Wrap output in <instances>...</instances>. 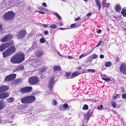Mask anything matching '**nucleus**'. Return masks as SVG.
<instances>
[{
  "label": "nucleus",
  "instance_id": "nucleus-29",
  "mask_svg": "<svg viewBox=\"0 0 126 126\" xmlns=\"http://www.w3.org/2000/svg\"><path fill=\"white\" fill-rule=\"evenodd\" d=\"M63 108L65 110V111L67 109L68 107V105L67 104L65 103L63 104Z\"/></svg>",
  "mask_w": 126,
  "mask_h": 126
},
{
  "label": "nucleus",
  "instance_id": "nucleus-30",
  "mask_svg": "<svg viewBox=\"0 0 126 126\" xmlns=\"http://www.w3.org/2000/svg\"><path fill=\"white\" fill-rule=\"evenodd\" d=\"M53 14L56 16L59 20H61L62 19L61 16L58 14L57 13L54 12L53 13Z\"/></svg>",
  "mask_w": 126,
  "mask_h": 126
},
{
  "label": "nucleus",
  "instance_id": "nucleus-56",
  "mask_svg": "<svg viewBox=\"0 0 126 126\" xmlns=\"http://www.w3.org/2000/svg\"><path fill=\"white\" fill-rule=\"evenodd\" d=\"M100 110H101V109L104 110V109L103 108V106L102 105H101L100 106Z\"/></svg>",
  "mask_w": 126,
  "mask_h": 126
},
{
  "label": "nucleus",
  "instance_id": "nucleus-23",
  "mask_svg": "<svg viewBox=\"0 0 126 126\" xmlns=\"http://www.w3.org/2000/svg\"><path fill=\"white\" fill-rule=\"evenodd\" d=\"M53 69L54 71H60L61 70V68L59 65L55 66Z\"/></svg>",
  "mask_w": 126,
  "mask_h": 126
},
{
  "label": "nucleus",
  "instance_id": "nucleus-26",
  "mask_svg": "<svg viewBox=\"0 0 126 126\" xmlns=\"http://www.w3.org/2000/svg\"><path fill=\"white\" fill-rule=\"evenodd\" d=\"M81 74L80 72L79 71L75 72L73 73L71 75V76L73 77L72 78L75 77Z\"/></svg>",
  "mask_w": 126,
  "mask_h": 126
},
{
  "label": "nucleus",
  "instance_id": "nucleus-22",
  "mask_svg": "<svg viewBox=\"0 0 126 126\" xmlns=\"http://www.w3.org/2000/svg\"><path fill=\"white\" fill-rule=\"evenodd\" d=\"M6 104L5 102H0V110L2 109L6 106Z\"/></svg>",
  "mask_w": 126,
  "mask_h": 126
},
{
  "label": "nucleus",
  "instance_id": "nucleus-16",
  "mask_svg": "<svg viewBox=\"0 0 126 126\" xmlns=\"http://www.w3.org/2000/svg\"><path fill=\"white\" fill-rule=\"evenodd\" d=\"M101 3L103 7L108 8L110 5V3H109L107 2L106 0H103L101 2Z\"/></svg>",
  "mask_w": 126,
  "mask_h": 126
},
{
  "label": "nucleus",
  "instance_id": "nucleus-33",
  "mask_svg": "<svg viewBox=\"0 0 126 126\" xmlns=\"http://www.w3.org/2000/svg\"><path fill=\"white\" fill-rule=\"evenodd\" d=\"M57 26L55 24H53L50 25L49 27L52 29H54L56 28Z\"/></svg>",
  "mask_w": 126,
  "mask_h": 126
},
{
  "label": "nucleus",
  "instance_id": "nucleus-59",
  "mask_svg": "<svg viewBox=\"0 0 126 126\" xmlns=\"http://www.w3.org/2000/svg\"><path fill=\"white\" fill-rule=\"evenodd\" d=\"M101 32V30L100 29H99L97 31V32L98 33H99Z\"/></svg>",
  "mask_w": 126,
  "mask_h": 126
},
{
  "label": "nucleus",
  "instance_id": "nucleus-55",
  "mask_svg": "<svg viewBox=\"0 0 126 126\" xmlns=\"http://www.w3.org/2000/svg\"><path fill=\"white\" fill-rule=\"evenodd\" d=\"M44 33L45 35H47L48 33V32L47 31H45L44 32Z\"/></svg>",
  "mask_w": 126,
  "mask_h": 126
},
{
  "label": "nucleus",
  "instance_id": "nucleus-12",
  "mask_svg": "<svg viewBox=\"0 0 126 126\" xmlns=\"http://www.w3.org/2000/svg\"><path fill=\"white\" fill-rule=\"evenodd\" d=\"M9 86L6 85H3L0 87V93L4 92L8 90Z\"/></svg>",
  "mask_w": 126,
  "mask_h": 126
},
{
  "label": "nucleus",
  "instance_id": "nucleus-31",
  "mask_svg": "<svg viewBox=\"0 0 126 126\" xmlns=\"http://www.w3.org/2000/svg\"><path fill=\"white\" fill-rule=\"evenodd\" d=\"M3 122H2V124L11 123V121H9L7 119H6V120L5 118V119H4V120L3 119Z\"/></svg>",
  "mask_w": 126,
  "mask_h": 126
},
{
  "label": "nucleus",
  "instance_id": "nucleus-47",
  "mask_svg": "<svg viewBox=\"0 0 126 126\" xmlns=\"http://www.w3.org/2000/svg\"><path fill=\"white\" fill-rule=\"evenodd\" d=\"M92 112H93V111L92 110H89V111L88 112V114L89 115H91L92 114Z\"/></svg>",
  "mask_w": 126,
  "mask_h": 126
},
{
  "label": "nucleus",
  "instance_id": "nucleus-7",
  "mask_svg": "<svg viewBox=\"0 0 126 126\" xmlns=\"http://www.w3.org/2000/svg\"><path fill=\"white\" fill-rule=\"evenodd\" d=\"M13 37V36L12 35H7L1 39L0 40V41L1 42H3L9 41L12 39Z\"/></svg>",
  "mask_w": 126,
  "mask_h": 126
},
{
  "label": "nucleus",
  "instance_id": "nucleus-39",
  "mask_svg": "<svg viewBox=\"0 0 126 126\" xmlns=\"http://www.w3.org/2000/svg\"><path fill=\"white\" fill-rule=\"evenodd\" d=\"M59 109L61 111H65V110H64L63 108V106H60L59 107Z\"/></svg>",
  "mask_w": 126,
  "mask_h": 126
},
{
  "label": "nucleus",
  "instance_id": "nucleus-50",
  "mask_svg": "<svg viewBox=\"0 0 126 126\" xmlns=\"http://www.w3.org/2000/svg\"><path fill=\"white\" fill-rule=\"evenodd\" d=\"M48 25L43 24L42 26L43 27H44L47 28L48 27V26H47Z\"/></svg>",
  "mask_w": 126,
  "mask_h": 126
},
{
  "label": "nucleus",
  "instance_id": "nucleus-64",
  "mask_svg": "<svg viewBox=\"0 0 126 126\" xmlns=\"http://www.w3.org/2000/svg\"><path fill=\"white\" fill-rule=\"evenodd\" d=\"M101 41H100L99 43H98V44L99 45L101 44Z\"/></svg>",
  "mask_w": 126,
  "mask_h": 126
},
{
  "label": "nucleus",
  "instance_id": "nucleus-28",
  "mask_svg": "<svg viewBox=\"0 0 126 126\" xmlns=\"http://www.w3.org/2000/svg\"><path fill=\"white\" fill-rule=\"evenodd\" d=\"M47 68V67H44L41 68L39 70V73L41 74L44 72L46 70Z\"/></svg>",
  "mask_w": 126,
  "mask_h": 126
},
{
  "label": "nucleus",
  "instance_id": "nucleus-60",
  "mask_svg": "<svg viewBox=\"0 0 126 126\" xmlns=\"http://www.w3.org/2000/svg\"><path fill=\"white\" fill-rule=\"evenodd\" d=\"M38 12L39 13H41L42 14H45V13L44 12H40V11H38Z\"/></svg>",
  "mask_w": 126,
  "mask_h": 126
},
{
  "label": "nucleus",
  "instance_id": "nucleus-37",
  "mask_svg": "<svg viewBox=\"0 0 126 126\" xmlns=\"http://www.w3.org/2000/svg\"><path fill=\"white\" fill-rule=\"evenodd\" d=\"M88 106L86 104L84 105L82 108V109L84 110H87L88 109Z\"/></svg>",
  "mask_w": 126,
  "mask_h": 126
},
{
  "label": "nucleus",
  "instance_id": "nucleus-42",
  "mask_svg": "<svg viewBox=\"0 0 126 126\" xmlns=\"http://www.w3.org/2000/svg\"><path fill=\"white\" fill-rule=\"evenodd\" d=\"M57 103V101L56 100H54L52 101V104L54 105H56Z\"/></svg>",
  "mask_w": 126,
  "mask_h": 126
},
{
  "label": "nucleus",
  "instance_id": "nucleus-52",
  "mask_svg": "<svg viewBox=\"0 0 126 126\" xmlns=\"http://www.w3.org/2000/svg\"><path fill=\"white\" fill-rule=\"evenodd\" d=\"M100 57L101 59H103L104 57V55L102 54H101L100 56Z\"/></svg>",
  "mask_w": 126,
  "mask_h": 126
},
{
  "label": "nucleus",
  "instance_id": "nucleus-49",
  "mask_svg": "<svg viewBox=\"0 0 126 126\" xmlns=\"http://www.w3.org/2000/svg\"><path fill=\"white\" fill-rule=\"evenodd\" d=\"M42 5L43 6L45 7H46L47 6L46 3L45 2H43L42 4Z\"/></svg>",
  "mask_w": 126,
  "mask_h": 126
},
{
  "label": "nucleus",
  "instance_id": "nucleus-10",
  "mask_svg": "<svg viewBox=\"0 0 126 126\" xmlns=\"http://www.w3.org/2000/svg\"><path fill=\"white\" fill-rule=\"evenodd\" d=\"M119 69L122 73L126 75V65L124 64H122L120 65Z\"/></svg>",
  "mask_w": 126,
  "mask_h": 126
},
{
  "label": "nucleus",
  "instance_id": "nucleus-5",
  "mask_svg": "<svg viewBox=\"0 0 126 126\" xmlns=\"http://www.w3.org/2000/svg\"><path fill=\"white\" fill-rule=\"evenodd\" d=\"M16 75L15 74H11L7 76L4 79L5 81H9L14 80L16 77Z\"/></svg>",
  "mask_w": 126,
  "mask_h": 126
},
{
  "label": "nucleus",
  "instance_id": "nucleus-24",
  "mask_svg": "<svg viewBox=\"0 0 126 126\" xmlns=\"http://www.w3.org/2000/svg\"><path fill=\"white\" fill-rule=\"evenodd\" d=\"M102 78L103 80L106 81H111L110 78L107 77L106 75L104 74L103 75Z\"/></svg>",
  "mask_w": 126,
  "mask_h": 126
},
{
  "label": "nucleus",
  "instance_id": "nucleus-57",
  "mask_svg": "<svg viewBox=\"0 0 126 126\" xmlns=\"http://www.w3.org/2000/svg\"><path fill=\"white\" fill-rule=\"evenodd\" d=\"M90 102H95L96 101L95 100H93V99H91L90 100Z\"/></svg>",
  "mask_w": 126,
  "mask_h": 126
},
{
  "label": "nucleus",
  "instance_id": "nucleus-15",
  "mask_svg": "<svg viewBox=\"0 0 126 126\" xmlns=\"http://www.w3.org/2000/svg\"><path fill=\"white\" fill-rule=\"evenodd\" d=\"M2 53L3 55V57L4 58H6L11 55V54L10 53L8 49L3 52Z\"/></svg>",
  "mask_w": 126,
  "mask_h": 126
},
{
  "label": "nucleus",
  "instance_id": "nucleus-8",
  "mask_svg": "<svg viewBox=\"0 0 126 126\" xmlns=\"http://www.w3.org/2000/svg\"><path fill=\"white\" fill-rule=\"evenodd\" d=\"M27 32L25 30H23L21 31L17 34V37L18 38L21 39L24 37Z\"/></svg>",
  "mask_w": 126,
  "mask_h": 126
},
{
  "label": "nucleus",
  "instance_id": "nucleus-53",
  "mask_svg": "<svg viewBox=\"0 0 126 126\" xmlns=\"http://www.w3.org/2000/svg\"><path fill=\"white\" fill-rule=\"evenodd\" d=\"M91 15V13L90 12L88 13L86 16H87L88 17H89Z\"/></svg>",
  "mask_w": 126,
  "mask_h": 126
},
{
  "label": "nucleus",
  "instance_id": "nucleus-38",
  "mask_svg": "<svg viewBox=\"0 0 126 126\" xmlns=\"http://www.w3.org/2000/svg\"><path fill=\"white\" fill-rule=\"evenodd\" d=\"M91 57L93 59H95L97 57V55L95 54H93L91 56Z\"/></svg>",
  "mask_w": 126,
  "mask_h": 126
},
{
  "label": "nucleus",
  "instance_id": "nucleus-44",
  "mask_svg": "<svg viewBox=\"0 0 126 126\" xmlns=\"http://www.w3.org/2000/svg\"><path fill=\"white\" fill-rule=\"evenodd\" d=\"M77 22H76V23L72 24L70 26L71 27H75L76 26V24H77Z\"/></svg>",
  "mask_w": 126,
  "mask_h": 126
},
{
  "label": "nucleus",
  "instance_id": "nucleus-54",
  "mask_svg": "<svg viewBox=\"0 0 126 126\" xmlns=\"http://www.w3.org/2000/svg\"><path fill=\"white\" fill-rule=\"evenodd\" d=\"M80 18L79 17H78L77 18L75 19V20L76 21H78L80 19Z\"/></svg>",
  "mask_w": 126,
  "mask_h": 126
},
{
  "label": "nucleus",
  "instance_id": "nucleus-36",
  "mask_svg": "<svg viewBox=\"0 0 126 126\" xmlns=\"http://www.w3.org/2000/svg\"><path fill=\"white\" fill-rule=\"evenodd\" d=\"M46 40L44 38L42 37L40 39V41L41 43H44L45 42Z\"/></svg>",
  "mask_w": 126,
  "mask_h": 126
},
{
  "label": "nucleus",
  "instance_id": "nucleus-35",
  "mask_svg": "<svg viewBox=\"0 0 126 126\" xmlns=\"http://www.w3.org/2000/svg\"><path fill=\"white\" fill-rule=\"evenodd\" d=\"M111 65L110 62H109L106 63L105 64V66L106 67H109Z\"/></svg>",
  "mask_w": 126,
  "mask_h": 126
},
{
  "label": "nucleus",
  "instance_id": "nucleus-46",
  "mask_svg": "<svg viewBox=\"0 0 126 126\" xmlns=\"http://www.w3.org/2000/svg\"><path fill=\"white\" fill-rule=\"evenodd\" d=\"M123 98H126V94L125 93L123 94L122 95Z\"/></svg>",
  "mask_w": 126,
  "mask_h": 126
},
{
  "label": "nucleus",
  "instance_id": "nucleus-27",
  "mask_svg": "<svg viewBox=\"0 0 126 126\" xmlns=\"http://www.w3.org/2000/svg\"><path fill=\"white\" fill-rule=\"evenodd\" d=\"M92 50L90 51H89L87 52L86 53L84 54H82L81 55H80L79 57V58L81 59L83 57H85L86 56L88 55L90 53H91L92 52Z\"/></svg>",
  "mask_w": 126,
  "mask_h": 126
},
{
  "label": "nucleus",
  "instance_id": "nucleus-14",
  "mask_svg": "<svg viewBox=\"0 0 126 126\" xmlns=\"http://www.w3.org/2000/svg\"><path fill=\"white\" fill-rule=\"evenodd\" d=\"M9 95L8 93L5 92L0 94V99H2L6 98Z\"/></svg>",
  "mask_w": 126,
  "mask_h": 126
},
{
  "label": "nucleus",
  "instance_id": "nucleus-45",
  "mask_svg": "<svg viewBox=\"0 0 126 126\" xmlns=\"http://www.w3.org/2000/svg\"><path fill=\"white\" fill-rule=\"evenodd\" d=\"M114 95L113 96V98L114 99H115L117 98V96H118L119 95V94H115V96H114Z\"/></svg>",
  "mask_w": 126,
  "mask_h": 126
},
{
  "label": "nucleus",
  "instance_id": "nucleus-48",
  "mask_svg": "<svg viewBox=\"0 0 126 126\" xmlns=\"http://www.w3.org/2000/svg\"><path fill=\"white\" fill-rule=\"evenodd\" d=\"M71 74L70 73H66L65 75L67 77H68Z\"/></svg>",
  "mask_w": 126,
  "mask_h": 126
},
{
  "label": "nucleus",
  "instance_id": "nucleus-51",
  "mask_svg": "<svg viewBox=\"0 0 126 126\" xmlns=\"http://www.w3.org/2000/svg\"><path fill=\"white\" fill-rule=\"evenodd\" d=\"M66 57H68L67 58L69 59H72L73 58V57L71 56H67Z\"/></svg>",
  "mask_w": 126,
  "mask_h": 126
},
{
  "label": "nucleus",
  "instance_id": "nucleus-17",
  "mask_svg": "<svg viewBox=\"0 0 126 126\" xmlns=\"http://www.w3.org/2000/svg\"><path fill=\"white\" fill-rule=\"evenodd\" d=\"M43 52L41 50H37L36 52L35 55L38 57L41 56L43 54Z\"/></svg>",
  "mask_w": 126,
  "mask_h": 126
},
{
  "label": "nucleus",
  "instance_id": "nucleus-63",
  "mask_svg": "<svg viewBox=\"0 0 126 126\" xmlns=\"http://www.w3.org/2000/svg\"><path fill=\"white\" fill-rule=\"evenodd\" d=\"M101 41H100L99 43H98V44L99 45L101 44Z\"/></svg>",
  "mask_w": 126,
  "mask_h": 126
},
{
  "label": "nucleus",
  "instance_id": "nucleus-11",
  "mask_svg": "<svg viewBox=\"0 0 126 126\" xmlns=\"http://www.w3.org/2000/svg\"><path fill=\"white\" fill-rule=\"evenodd\" d=\"M27 97H28L29 104L32 102L35 101L36 99L35 97L33 95H29L27 96Z\"/></svg>",
  "mask_w": 126,
  "mask_h": 126
},
{
  "label": "nucleus",
  "instance_id": "nucleus-32",
  "mask_svg": "<svg viewBox=\"0 0 126 126\" xmlns=\"http://www.w3.org/2000/svg\"><path fill=\"white\" fill-rule=\"evenodd\" d=\"M121 14L124 16H126V9H123L121 11Z\"/></svg>",
  "mask_w": 126,
  "mask_h": 126
},
{
  "label": "nucleus",
  "instance_id": "nucleus-34",
  "mask_svg": "<svg viewBox=\"0 0 126 126\" xmlns=\"http://www.w3.org/2000/svg\"><path fill=\"white\" fill-rule=\"evenodd\" d=\"M116 102L115 101H113L111 103L112 106L114 108L116 107Z\"/></svg>",
  "mask_w": 126,
  "mask_h": 126
},
{
  "label": "nucleus",
  "instance_id": "nucleus-3",
  "mask_svg": "<svg viewBox=\"0 0 126 126\" xmlns=\"http://www.w3.org/2000/svg\"><path fill=\"white\" fill-rule=\"evenodd\" d=\"M39 78L36 76H34L30 78L29 79V83L32 85L36 84L39 81Z\"/></svg>",
  "mask_w": 126,
  "mask_h": 126
},
{
  "label": "nucleus",
  "instance_id": "nucleus-58",
  "mask_svg": "<svg viewBox=\"0 0 126 126\" xmlns=\"http://www.w3.org/2000/svg\"><path fill=\"white\" fill-rule=\"evenodd\" d=\"M59 25L60 26H62L63 25V24L62 22H60L59 23Z\"/></svg>",
  "mask_w": 126,
  "mask_h": 126
},
{
  "label": "nucleus",
  "instance_id": "nucleus-6",
  "mask_svg": "<svg viewBox=\"0 0 126 126\" xmlns=\"http://www.w3.org/2000/svg\"><path fill=\"white\" fill-rule=\"evenodd\" d=\"M11 45L10 42H6L2 44L0 46V51L2 52L6 48L8 47Z\"/></svg>",
  "mask_w": 126,
  "mask_h": 126
},
{
  "label": "nucleus",
  "instance_id": "nucleus-1",
  "mask_svg": "<svg viewBox=\"0 0 126 126\" xmlns=\"http://www.w3.org/2000/svg\"><path fill=\"white\" fill-rule=\"evenodd\" d=\"M25 59V55L21 52H18L12 56L11 59V62L15 64L20 63Z\"/></svg>",
  "mask_w": 126,
  "mask_h": 126
},
{
  "label": "nucleus",
  "instance_id": "nucleus-41",
  "mask_svg": "<svg viewBox=\"0 0 126 126\" xmlns=\"http://www.w3.org/2000/svg\"><path fill=\"white\" fill-rule=\"evenodd\" d=\"M88 71L89 72H94V70L93 69H89L88 70Z\"/></svg>",
  "mask_w": 126,
  "mask_h": 126
},
{
  "label": "nucleus",
  "instance_id": "nucleus-4",
  "mask_svg": "<svg viewBox=\"0 0 126 126\" xmlns=\"http://www.w3.org/2000/svg\"><path fill=\"white\" fill-rule=\"evenodd\" d=\"M32 89V88L31 87H27L20 88L19 90L22 93H26L31 92Z\"/></svg>",
  "mask_w": 126,
  "mask_h": 126
},
{
  "label": "nucleus",
  "instance_id": "nucleus-9",
  "mask_svg": "<svg viewBox=\"0 0 126 126\" xmlns=\"http://www.w3.org/2000/svg\"><path fill=\"white\" fill-rule=\"evenodd\" d=\"M54 77L53 76L50 77L49 79L48 87L50 90L52 89L53 84L55 82L54 81Z\"/></svg>",
  "mask_w": 126,
  "mask_h": 126
},
{
  "label": "nucleus",
  "instance_id": "nucleus-40",
  "mask_svg": "<svg viewBox=\"0 0 126 126\" xmlns=\"http://www.w3.org/2000/svg\"><path fill=\"white\" fill-rule=\"evenodd\" d=\"M4 119H5V117H0V124H2V122H3V119L4 120Z\"/></svg>",
  "mask_w": 126,
  "mask_h": 126
},
{
  "label": "nucleus",
  "instance_id": "nucleus-19",
  "mask_svg": "<svg viewBox=\"0 0 126 126\" xmlns=\"http://www.w3.org/2000/svg\"><path fill=\"white\" fill-rule=\"evenodd\" d=\"M115 10L117 12H119L121 10V6L118 4L116 5L114 7Z\"/></svg>",
  "mask_w": 126,
  "mask_h": 126
},
{
  "label": "nucleus",
  "instance_id": "nucleus-25",
  "mask_svg": "<svg viewBox=\"0 0 126 126\" xmlns=\"http://www.w3.org/2000/svg\"><path fill=\"white\" fill-rule=\"evenodd\" d=\"M96 5L98 8L99 10V11L101 8V5L100 1L99 0H95Z\"/></svg>",
  "mask_w": 126,
  "mask_h": 126
},
{
  "label": "nucleus",
  "instance_id": "nucleus-2",
  "mask_svg": "<svg viewBox=\"0 0 126 126\" xmlns=\"http://www.w3.org/2000/svg\"><path fill=\"white\" fill-rule=\"evenodd\" d=\"M15 16V13L11 11L5 13L3 16L2 17L3 19L5 20H12L14 18Z\"/></svg>",
  "mask_w": 126,
  "mask_h": 126
},
{
  "label": "nucleus",
  "instance_id": "nucleus-13",
  "mask_svg": "<svg viewBox=\"0 0 126 126\" xmlns=\"http://www.w3.org/2000/svg\"><path fill=\"white\" fill-rule=\"evenodd\" d=\"M21 102L24 104H29V102L28 97L27 96H25L22 98L21 99Z\"/></svg>",
  "mask_w": 126,
  "mask_h": 126
},
{
  "label": "nucleus",
  "instance_id": "nucleus-18",
  "mask_svg": "<svg viewBox=\"0 0 126 126\" xmlns=\"http://www.w3.org/2000/svg\"><path fill=\"white\" fill-rule=\"evenodd\" d=\"M8 49L11 54L15 51L16 48L15 47L13 46L11 47Z\"/></svg>",
  "mask_w": 126,
  "mask_h": 126
},
{
  "label": "nucleus",
  "instance_id": "nucleus-61",
  "mask_svg": "<svg viewBox=\"0 0 126 126\" xmlns=\"http://www.w3.org/2000/svg\"><path fill=\"white\" fill-rule=\"evenodd\" d=\"M2 29V27L1 25H0V31Z\"/></svg>",
  "mask_w": 126,
  "mask_h": 126
},
{
  "label": "nucleus",
  "instance_id": "nucleus-43",
  "mask_svg": "<svg viewBox=\"0 0 126 126\" xmlns=\"http://www.w3.org/2000/svg\"><path fill=\"white\" fill-rule=\"evenodd\" d=\"M39 9L40 10V11H44L45 10V9L43 8L42 7H41L40 8H39Z\"/></svg>",
  "mask_w": 126,
  "mask_h": 126
},
{
  "label": "nucleus",
  "instance_id": "nucleus-21",
  "mask_svg": "<svg viewBox=\"0 0 126 126\" xmlns=\"http://www.w3.org/2000/svg\"><path fill=\"white\" fill-rule=\"evenodd\" d=\"M15 100V98L13 97H11L6 99V101L8 103H11L13 102Z\"/></svg>",
  "mask_w": 126,
  "mask_h": 126
},
{
  "label": "nucleus",
  "instance_id": "nucleus-62",
  "mask_svg": "<svg viewBox=\"0 0 126 126\" xmlns=\"http://www.w3.org/2000/svg\"><path fill=\"white\" fill-rule=\"evenodd\" d=\"M81 67H79L78 68V69L79 70H81Z\"/></svg>",
  "mask_w": 126,
  "mask_h": 126
},
{
  "label": "nucleus",
  "instance_id": "nucleus-20",
  "mask_svg": "<svg viewBox=\"0 0 126 126\" xmlns=\"http://www.w3.org/2000/svg\"><path fill=\"white\" fill-rule=\"evenodd\" d=\"M24 69V66H20L16 68L13 70V72H15L17 71L21 70Z\"/></svg>",
  "mask_w": 126,
  "mask_h": 126
}]
</instances>
